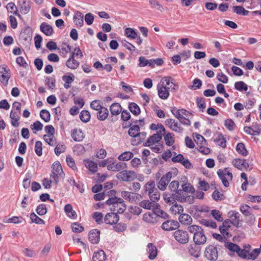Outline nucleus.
I'll use <instances>...</instances> for the list:
<instances>
[{
  "label": "nucleus",
  "instance_id": "1",
  "mask_svg": "<svg viewBox=\"0 0 261 261\" xmlns=\"http://www.w3.org/2000/svg\"><path fill=\"white\" fill-rule=\"evenodd\" d=\"M163 196V199L166 203L173 204L170 208V211L173 214H180L184 212L183 207L181 205L177 204L176 200L180 202H186V198L185 195L179 196L176 193L171 194L169 192H166L164 193Z\"/></svg>",
  "mask_w": 261,
  "mask_h": 261
},
{
  "label": "nucleus",
  "instance_id": "2",
  "mask_svg": "<svg viewBox=\"0 0 261 261\" xmlns=\"http://www.w3.org/2000/svg\"><path fill=\"white\" fill-rule=\"evenodd\" d=\"M144 193L148 192L150 200L152 202H157L160 198L161 193L155 187V182L153 180L148 181L143 187Z\"/></svg>",
  "mask_w": 261,
  "mask_h": 261
},
{
  "label": "nucleus",
  "instance_id": "3",
  "mask_svg": "<svg viewBox=\"0 0 261 261\" xmlns=\"http://www.w3.org/2000/svg\"><path fill=\"white\" fill-rule=\"evenodd\" d=\"M219 245L215 246L213 244L207 245L204 251V257L209 261H216L218 257Z\"/></svg>",
  "mask_w": 261,
  "mask_h": 261
},
{
  "label": "nucleus",
  "instance_id": "4",
  "mask_svg": "<svg viewBox=\"0 0 261 261\" xmlns=\"http://www.w3.org/2000/svg\"><path fill=\"white\" fill-rule=\"evenodd\" d=\"M105 203L108 205H120V206L117 210V213L119 214L123 213L126 208V205L125 204L124 200L118 197H110L106 201Z\"/></svg>",
  "mask_w": 261,
  "mask_h": 261
},
{
  "label": "nucleus",
  "instance_id": "5",
  "mask_svg": "<svg viewBox=\"0 0 261 261\" xmlns=\"http://www.w3.org/2000/svg\"><path fill=\"white\" fill-rule=\"evenodd\" d=\"M175 240L179 244H186L189 241V236L187 231L178 229L173 232Z\"/></svg>",
  "mask_w": 261,
  "mask_h": 261
},
{
  "label": "nucleus",
  "instance_id": "6",
  "mask_svg": "<svg viewBox=\"0 0 261 261\" xmlns=\"http://www.w3.org/2000/svg\"><path fill=\"white\" fill-rule=\"evenodd\" d=\"M116 177L123 181H130L134 180L137 177L136 172L132 170H123L116 175Z\"/></svg>",
  "mask_w": 261,
  "mask_h": 261
},
{
  "label": "nucleus",
  "instance_id": "7",
  "mask_svg": "<svg viewBox=\"0 0 261 261\" xmlns=\"http://www.w3.org/2000/svg\"><path fill=\"white\" fill-rule=\"evenodd\" d=\"M228 168H225L224 170L222 169L218 170L217 173L219 178L221 180L222 184L224 187H228L229 186V183L225 175H227L230 180H232L233 178L232 173L230 171H227Z\"/></svg>",
  "mask_w": 261,
  "mask_h": 261
},
{
  "label": "nucleus",
  "instance_id": "8",
  "mask_svg": "<svg viewBox=\"0 0 261 261\" xmlns=\"http://www.w3.org/2000/svg\"><path fill=\"white\" fill-rule=\"evenodd\" d=\"M32 29L29 26H27L21 30L19 37L24 42L29 43L32 40Z\"/></svg>",
  "mask_w": 261,
  "mask_h": 261
},
{
  "label": "nucleus",
  "instance_id": "9",
  "mask_svg": "<svg viewBox=\"0 0 261 261\" xmlns=\"http://www.w3.org/2000/svg\"><path fill=\"white\" fill-rule=\"evenodd\" d=\"M172 176L171 172H168L165 175L161 177L160 181L157 183L158 188L161 191H164L170 181Z\"/></svg>",
  "mask_w": 261,
  "mask_h": 261
},
{
  "label": "nucleus",
  "instance_id": "10",
  "mask_svg": "<svg viewBox=\"0 0 261 261\" xmlns=\"http://www.w3.org/2000/svg\"><path fill=\"white\" fill-rule=\"evenodd\" d=\"M179 223L176 220H168L163 223L161 228L166 231H171L178 228Z\"/></svg>",
  "mask_w": 261,
  "mask_h": 261
},
{
  "label": "nucleus",
  "instance_id": "11",
  "mask_svg": "<svg viewBox=\"0 0 261 261\" xmlns=\"http://www.w3.org/2000/svg\"><path fill=\"white\" fill-rule=\"evenodd\" d=\"M118 213L112 212L107 213L105 218L104 222L105 223L109 225L116 224L119 220Z\"/></svg>",
  "mask_w": 261,
  "mask_h": 261
},
{
  "label": "nucleus",
  "instance_id": "12",
  "mask_svg": "<svg viewBox=\"0 0 261 261\" xmlns=\"http://www.w3.org/2000/svg\"><path fill=\"white\" fill-rule=\"evenodd\" d=\"M100 231L97 229L91 230L88 233L89 242L93 244H97L100 241Z\"/></svg>",
  "mask_w": 261,
  "mask_h": 261
},
{
  "label": "nucleus",
  "instance_id": "13",
  "mask_svg": "<svg viewBox=\"0 0 261 261\" xmlns=\"http://www.w3.org/2000/svg\"><path fill=\"white\" fill-rule=\"evenodd\" d=\"M207 238L202 228L197 233L193 235V241L197 245H203L206 242Z\"/></svg>",
  "mask_w": 261,
  "mask_h": 261
},
{
  "label": "nucleus",
  "instance_id": "14",
  "mask_svg": "<svg viewBox=\"0 0 261 261\" xmlns=\"http://www.w3.org/2000/svg\"><path fill=\"white\" fill-rule=\"evenodd\" d=\"M158 94L159 97L163 100L167 99L170 95V88L165 85H162L160 87L159 85L157 86Z\"/></svg>",
  "mask_w": 261,
  "mask_h": 261
},
{
  "label": "nucleus",
  "instance_id": "15",
  "mask_svg": "<svg viewBox=\"0 0 261 261\" xmlns=\"http://www.w3.org/2000/svg\"><path fill=\"white\" fill-rule=\"evenodd\" d=\"M184 180H182L181 188V194L182 192H185L186 193H190L192 194H194L195 192V190L194 187L189 182L187 181V177L184 176Z\"/></svg>",
  "mask_w": 261,
  "mask_h": 261
},
{
  "label": "nucleus",
  "instance_id": "16",
  "mask_svg": "<svg viewBox=\"0 0 261 261\" xmlns=\"http://www.w3.org/2000/svg\"><path fill=\"white\" fill-rule=\"evenodd\" d=\"M121 196L125 199L128 200L130 202L135 201L137 199H139V197L141 198V195L138 196L136 195V194L129 192L126 191H121Z\"/></svg>",
  "mask_w": 261,
  "mask_h": 261
},
{
  "label": "nucleus",
  "instance_id": "17",
  "mask_svg": "<svg viewBox=\"0 0 261 261\" xmlns=\"http://www.w3.org/2000/svg\"><path fill=\"white\" fill-rule=\"evenodd\" d=\"M31 4L32 2L30 0H22L21 2H19L21 13L24 15L28 14L31 10Z\"/></svg>",
  "mask_w": 261,
  "mask_h": 261
},
{
  "label": "nucleus",
  "instance_id": "18",
  "mask_svg": "<svg viewBox=\"0 0 261 261\" xmlns=\"http://www.w3.org/2000/svg\"><path fill=\"white\" fill-rule=\"evenodd\" d=\"M9 69L7 66L3 65L0 66V81L3 84L7 85L10 76L6 75Z\"/></svg>",
  "mask_w": 261,
  "mask_h": 261
},
{
  "label": "nucleus",
  "instance_id": "19",
  "mask_svg": "<svg viewBox=\"0 0 261 261\" xmlns=\"http://www.w3.org/2000/svg\"><path fill=\"white\" fill-rule=\"evenodd\" d=\"M200 245H197L195 243L191 244L188 247L189 252L190 254L195 257L198 258L200 255L201 247Z\"/></svg>",
  "mask_w": 261,
  "mask_h": 261
},
{
  "label": "nucleus",
  "instance_id": "20",
  "mask_svg": "<svg viewBox=\"0 0 261 261\" xmlns=\"http://www.w3.org/2000/svg\"><path fill=\"white\" fill-rule=\"evenodd\" d=\"M228 215L230 218L234 217L233 219L231 220V224L237 228L241 227V225H240V214L236 211H231L228 212Z\"/></svg>",
  "mask_w": 261,
  "mask_h": 261
},
{
  "label": "nucleus",
  "instance_id": "21",
  "mask_svg": "<svg viewBox=\"0 0 261 261\" xmlns=\"http://www.w3.org/2000/svg\"><path fill=\"white\" fill-rule=\"evenodd\" d=\"M40 30L47 36H51L54 33L53 28L51 25L44 22H42L40 25Z\"/></svg>",
  "mask_w": 261,
  "mask_h": 261
},
{
  "label": "nucleus",
  "instance_id": "22",
  "mask_svg": "<svg viewBox=\"0 0 261 261\" xmlns=\"http://www.w3.org/2000/svg\"><path fill=\"white\" fill-rule=\"evenodd\" d=\"M83 14L80 11H76L73 16V19L75 24L78 27H82L84 24Z\"/></svg>",
  "mask_w": 261,
  "mask_h": 261
},
{
  "label": "nucleus",
  "instance_id": "23",
  "mask_svg": "<svg viewBox=\"0 0 261 261\" xmlns=\"http://www.w3.org/2000/svg\"><path fill=\"white\" fill-rule=\"evenodd\" d=\"M71 136L74 141L76 142L82 141L84 138V133L81 129H77L76 128L72 130Z\"/></svg>",
  "mask_w": 261,
  "mask_h": 261
},
{
  "label": "nucleus",
  "instance_id": "24",
  "mask_svg": "<svg viewBox=\"0 0 261 261\" xmlns=\"http://www.w3.org/2000/svg\"><path fill=\"white\" fill-rule=\"evenodd\" d=\"M224 246L230 251L229 255L230 256H233L235 253H237L239 247L238 244L230 242H225Z\"/></svg>",
  "mask_w": 261,
  "mask_h": 261
},
{
  "label": "nucleus",
  "instance_id": "25",
  "mask_svg": "<svg viewBox=\"0 0 261 261\" xmlns=\"http://www.w3.org/2000/svg\"><path fill=\"white\" fill-rule=\"evenodd\" d=\"M108 116L109 111L107 108L103 107L101 109L97 110L96 117L98 120L100 121H104L108 118Z\"/></svg>",
  "mask_w": 261,
  "mask_h": 261
},
{
  "label": "nucleus",
  "instance_id": "26",
  "mask_svg": "<svg viewBox=\"0 0 261 261\" xmlns=\"http://www.w3.org/2000/svg\"><path fill=\"white\" fill-rule=\"evenodd\" d=\"M147 252L149 254V259L150 260H153L157 255V249L156 246L152 243H149L147 245Z\"/></svg>",
  "mask_w": 261,
  "mask_h": 261
},
{
  "label": "nucleus",
  "instance_id": "27",
  "mask_svg": "<svg viewBox=\"0 0 261 261\" xmlns=\"http://www.w3.org/2000/svg\"><path fill=\"white\" fill-rule=\"evenodd\" d=\"M93 261H105L106 259V254L102 250H99L95 251L92 257Z\"/></svg>",
  "mask_w": 261,
  "mask_h": 261
},
{
  "label": "nucleus",
  "instance_id": "28",
  "mask_svg": "<svg viewBox=\"0 0 261 261\" xmlns=\"http://www.w3.org/2000/svg\"><path fill=\"white\" fill-rule=\"evenodd\" d=\"M179 216L178 220L179 222L183 225H189L192 222V217L187 214H181Z\"/></svg>",
  "mask_w": 261,
  "mask_h": 261
},
{
  "label": "nucleus",
  "instance_id": "29",
  "mask_svg": "<svg viewBox=\"0 0 261 261\" xmlns=\"http://www.w3.org/2000/svg\"><path fill=\"white\" fill-rule=\"evenodd\" d=\"M74 75L73 73H70L68 75H64L62 76V80L65 82L64 87L65 89H68L71 87V84L74 80Z\"/></svg>",
  "mask_w": 261,
  "mask_h": 261
},
{
  "label": "nucleus",
  "instance_id": "30",
  "mask_svg": "<svg viewBox=\"0 0 261 261\" xmlns=\"http://www.w3.org/2000/svg\"><path fill=\"white\" fill-rule=\"evenodd\" d=\"M64 211L70 218L75 219L77 218L76 213L73 210L72 206L70 204H67L65 205Z\"/></svg>",
  "mask_w": 261,
  "mask_h": 261
},
{
  "label": "nucleus",
  "instance_id": "31",
  "mask_svg": "<svg viewBox=\"0 0 261 261\" xmlns=\"http://www.w3.org/2000/svg\"><path fill=\"white\" fill-rule=\"evenodd\" d=\"M110 111L112 115H118L122 112V107L120 103L114 102L110 106Z\"/></svg>",
  "mask_w": 261,
  "mask_h": 261
},
{
  "label": "nucleus",
  "instance_id": "32",
  "mask_svg": "<svg viewBox=\"0 0 261 261\" xmlns=\"http://www.w3.org/2000/svg\"><path fill=\"white\" fill-rule=\"evenodd\" d=\"M179 182L177 180H173L170 182L168 187L169 189L173 193H176L179 196H181V190L180 189H178Z\"/></svg>",
  "mask_w": 261,
  "mask_h": 261
},
{
  "label": "nucleus",
  "instance_id": "33",
  "mask_svg": "<svg viewBox=\"0 0 261 261\" xmlns=\"http://www.w3.org/2000/svg\"><path fill=\"white\" fill-rule=\"evenodd\" d=\"M154 215L153 213L151 214L149 212L146 213L143 216V220L148 223H156L158 220L156 219V217H153Z\"/></svg>",
  "mask_w": 261,
  "mask_h": 261
},
{
  "label": "nucleus",
  "instance_id": "34",
  "mask_svg": "<svg viewBox=\"0 0 261 261\" xmlns=\"http://www.w3.org/2000/svg\"><path fill=\"white\" fill-rule=\"evenodd\" d=\"M140 130V125L137 124L132 125L128 130V134L130 137L133 138L138 137V134Z\"/></svg>",
  "mask_w": 261,
  "mask_h": 261
},
{
  "label": "nucleus",
  "instance_id": "35",
  "mask_svg": "<svg viewBox=\"0 0 261 261\" xmlns=\"http://www.w3.org/2000/svg\"><path fill=\"white\" fill-rule=\"evenodd\" d=\"M160 141L159 136L155 134L150 136L146 141L143 143L144 146H150L153 144L155 142L159 143Z\"/></svg>",
  "mask_w": 261,
  "mask_h": 261
},
{
  "label": "nucleus",
  "instance_id": "36",
  "mask_svg": "<svg viewBox=\"0 0 261 261\" xmlns=\"http://www.w3.org/2000/svg\"><path fill=\"white\" fill-rule=\"evenodd\" d=\"M128 108L131 113L135 116H138L141 113V109L140 107L135 102H130Z\"/></svg>",
  "mask_w": 261,
  "mask_h": 261
},
{
  "label": "nucleus",
  "instance_id": "37",
  "mask_svg": "<svg viewBox=\"0 0 261 261\" xmlns=\"http://www.w3.org/2000/svg\"><path fill=\"white\" fill-rule=\"evenodd\" d=\"M236 151L242 155L246 156L248 154V151L246 148L244 143H238L236 146Z\"/></svg>",
  "mask_w": 261,
  "mask_h": 261
},
{
  "label": "nucleus",
  "instance_id": "38",
  "mask_svg": "<svg viewBox=\"0 0 261 261\" xmlns=\"http://www.w3.org/2000/svg\"><path fill=\"white\" fill-rule=\"evenodd\" d=\"M240 210L245 217L254 215L251 206L246 204H242L240 207Z\"/></svg>",
  "mask_w": 261,
  "mask_h": 261
},
{
  "label": "nucleus",
  "instance_id": "39",
  "mask_svg": "<svg viewBox=\"0 0 261 261\" xmlns=\"http://www.w3.org/2000/svg\"><path fill=\"white\" fill-rule=\"evenodd\" d=\"M214 142L219 146L223 148L226 147V141L223 135L221 133H219L216 139L214 140Z\"/></svg>",
  "mask_w": 261,
  "mask_h": 261
},
{
  "label": "nucleus",
  "instance_id": "40",
  "mask_svg": "<svg viewBox=\"0 0 261 261\" xmlns=\"http://www.w3.org/2000/svg\"><path fill=\"white\" fill-rule=\"evenodd\" d=\"M173 123H174V119L172 118H169L165 120V123L166 126L177 133H181L183 131V128L182 127H178V128H175L173 127Z\"/></svg>",
  "mask_w": 261,
  "mask_h": 261
},
{
  "label": "nucleus",
  "instance_id": "41",
  "mask_svg": "<svg viewBox=\"0 0 261 261\" xmlns=\"http://www.w3.org/2000/svg\"><path fill=\"white\" fill-rule=\"evenodd\" d=\"M56 79L55 76L52 77L46 76L45 79V84L47 86L48 89H53L56 87Z\"/></svg>",
  "mask_w": 261,
  "mask_h": 261
},
{
  "label": "nucleus",
  "instance_id": "42",
  "mask_svg": "<svg viewBox=\"0 0 261 261\" xmlns=\"http://www.w3.org/2000/svg\"><path fill=\"white\" fill-rule=\"evenodd\" d=\"M174 135L170 132L167 133L164 135V140L167 146H172L174 143L175 140L174 139Z\"/></svg>",
  "mask_w": 261,
  "mask_h": 261
},
{
  "label": "nucleus",
  "instance_id": "43",
  "mask_svg": "<svg viewBox=\"0 0 261 261\" xmlns=\"http://www.w3.org/2000/svg\"><path fill=\"white\" fill-rule=\"evenodd\" d=\"M124 32L127 38L134 39L137 37V32L134 29L127 28L125 29Z\"/></svg>",
  "mask_w": 261,
  "mask_h": 261
},
{
  "label": "nucleus",
  "instance_id": "44",
  "mask_svg": "<svg viewBox=\"0 0 261 261\" xmlns=\"http://www.w3.org/2000/svg\"><path fill=\"white\" fill-rule=\"evenodd\" d=\"M90 118L91 115L88 110H83L81 112L80 118L82 122L87 123L90 121Z\"/></svg>",
  "mask_w": 261,
  "mask_h": 261
},
{
  "label": "nucleus",
  "instance_id": "45",
  "mask_svg": "<svg viewBox=\"0 0 261 261\" xmlns=\"http://www.w3.org/2000/svg\"><path fill=\"white\" fill-rule=\"evenodd\" d=\"M134 154L130 151H125L119 155L118 159L120 161H127L133 158Z\"/></svg>",
  "mask_w": 261,
  "mask_h": 261
},
{
  "label": "nucleus",
  "instance_id": "46",
  "mask_svg": "<svg viewBox=\"0 0 261 261\" xmlns=\"http://www.w3.org/2000/svg\"><path fill=\"white\" fill-rule=\"evenodd\" d=\"M43 127V124L39 121L37 120L31 124L30 127L33 130L34 134H36L37 132L42 129Z\"/></svg>",
  "mask_w": 261,
  "mask_h": 261
},
{
  "label": "nucleus",
  "instance_id": "47",
  "mask_svg": "<svg viewBox=\"0 0 261 261\" xmlns=\"http://www.w3.org/2000/svg\"><path fill=\"white\" fill-rule=\"evenodd\" d=\"M85 165L91 172L94 173L97 171V165L95 162L87 160Z\"/></svg>",
  "mask_w": 261,
  "mask_h": 261
},
{
  "label": "nucleus",
  "instance_id": "48",
  "mask_svg": "<svg viewBox=\"0 0 261 261\" xmlns=\"http://www.w3.org/2000/svg\"><path fill=\"white\" fill-rule=\"evenodd\" d=\"M36 212L38 215L41 216L45 215L47 212L46 204L44 203L39 204L36 207Z\"/></svg>",
  "mask_w": 261,
  "mask_h": 261
},
{
  "label": "nucleus",
  "instance_id": "49",
  "mask_svg": "<svg viewBox=\"0 0 261 261\" xmlns=\"http://www.w3.org/2000/svg\"><path fill=\"white\" fill-rule=\"evenodd\" d=\"M41 118L45 122H48L50 120V114L49 112L46 109H42L40 112Z\"/></svg>",
  "mask_w": 261,
  "mask_h": 261
},
{
  "label": "nucleus",
  "instance_id": "50",
  "mask_svg": "<svg viewBox=\"0 0 261 261\" xmlns=\"http://www.w3.org/2000/svg\"><path fill=\"white\" fill-rule=\"evenodd\" d=\"M234 88L239 91H246L248 86L243 81L237 82L234 83Z\"/></svg>",
  "mask_w": 261,
  "mask_h": 261
},
{
  "label": "nucleus",
  "instance_id": "51",
  "mask_svg": "<svg viewBox=\"0 0 261 261\" xmlns=\"http://www.w3.org/2000/svg\"><path fill=\"white\" fill-rule=\"evenodd\" d=\"M30 219L32 223L37 224H44L45 221L40 217H39L35 213L32 212L30 214Z\"/></svg>",
  "mask_w": 261,
  "mask_h": 261
},
{
  "label": "nucleus",
  "instance_id": "52",
  "mask_svg": "<svg viewBox=\"0 0 261 261\" xmlns=\"http://www.w3.org/2000/svg\"><path fill=\"white\" fill-rule=\"evenodd\" d=\"M51 167L53 168L51 171L56 172V173H57V174H63L64 175H65L63 172L62 166L59 161H56L53 164V166Z\"/></svg>",
  "mask_w": 261,
  "mask_h": 261
},
{
  "label": "nucleus",
  "instance_id": "53",
  "mask_svg": "<svg viewBox=\"0 0 261 261\" xmlns=\"http://www.w3.org/2000/svg\"><path fill=\"white\" fill-rule=\"evenodd\" d=\"M73 232L75 233L82 232L84 230V227L79 222H73L71 225Z\"/></svg>",
  "mask_w": 261,
  "mask_h": 261
},
{
  "label": "nucleus",
  "instance_id": "54",
  "mask_svg": "<svg viewBox=\"0 0 261 261\" xmlns=\"http://www.w3.org/2000/svg\"><path fill=\"white\" fill-rule=\"evenodd\" d=\"M43 138L45 142L47 143L49 146H54L57 143L56 139L54 136H53V137H49L47 135H44L43 136Z\"/></svg>",
  "mask_w": 261,
  "mask_h": 261
},
{
  "label": "nucleus",
  "instance_id": "55",
  "mask_svg": "<svg viewBox=\"0 0 261 261\" xmlns=\"http://www.w3.org/2000/svg\"><path fill=\"white\" fill-rule=\"evenodd\" d=\"M152 202L151 200H144L140 202L139 206L146 210H151L152 206Z\"/></svg>",
  "mask_w": 261,
  "mask_h": 261
},
{
  "label": "nucleus",
  "instance_id": "56",
  "mask_svg": "<svg viewBox=\"0 0 261 261\" xmlns=\"http://www.w3.org/2000/svg\"><path fill=\"white\" fill-rule=\"evenodd\" d=\"M196 102L197 107H198L199 109H201V111L203 112V110L205 109L206 107V103L204 98L201 97H198L196 99Z\"/></svg>",
  "mask_w": 261,
  "mask_h": 261
},
{
  "label": "nucleus",
  "instance_id": "57",
  "mask_svg": "<svg viewBox=\"0 0 261 261\" xmlns=\"http://www.w3.org/2000/svg\"><path fill=\"white\" fill-rule=\"evenodd\" d=\"M193 85L189 87L191 89L197 90L201 88L202 82L201 80L198 78L195 79L192 82Z\"/></svg>",
  "mask_w": 261,
  "mask_h": 261
},
{
  "label": "nucleus",
  "instance_id": "58",
  "mask_svg": "<svg viewBox=\"0 0 261 261\" xmlns=\"http://www.w3.org/2000/svg\"><path fill=\"white\" fill-rule=\"evenodd\" d=\"M237 254L243 259H246L248 260L249 253L247 252L245 249H242L240 246L237 251Z\"/></svg>",
  "mask_w": 261,
  "mask_h": 261
},
{
  "label": "nucleus",
  "instance_id": "59",
  "mask_svg": "<svg viewBox=\"0 0 261 261\" xmlns=\"http://www.w3.org/2000/svg\"><path fill=\"white\" fill-rule=\"evenodd\" d=\"M42 143L40 141H37L35 143V152L36 154L40 156L42 154Z\"/></svg>",
  "mask_w": 261,
  "mask_h": 261
},
{
  "label": "nucleus",
  "instance_id": "60",
  "mask_svg": "<svg viewBox=\"0 0 261 261\" xmlns=\"http://www.w3.org/2000/svg\"><path fill=\"white\" fill-rule=\"evenodd\" d=\"M202 229V227L197 225H189L187 228L188 231L191 233H193V235L197 233L200 230Z\"/></svg>",
  "mask_w": 261,
  "mask_h": 261
},
{
  "label": "nucleus",
  "instance_id": "61",
  "mask_svg": "<svg viewBox=\"0 0 261 261\" xmlns=\"http://www.w3.org/2000/svg\"><path fill=\"white\" fill-rule=\"evenodd\" d=\"M66 162L68 166L72 168L73 170H77V167L75 166L74 160L70 155L66 156Z\"/></svg>",
  "mask_w": 261,
  "mask_h": 261
},
{
  "label": "nucleus",
  "instance_id": "62",
  "mask_svg": "<svg viewBox=\"0 0 261 261\" xmlns=\"http://www.w3.org/2000/svg\"><path fill=\"white\" fill-rule=\"evenodd\" d=\"M128 210L129 213L135 215H139L142 212V209L137 206L130 205L128 207Z\"/></svg>",
  "mask_w": 261,
  "mask_h": 261
},
{
  "label": "nucleus",
  "instance_id": "63",
  "mask_svg": "<svg viewBox=\"0 0 261 261\" xmlns=\"http://www.w3.org/2000/svg\"><path fill=\"white\" fill-rule=\"evenodd\" d=\"M225 126L229 130H233L234 129L236 124L231 119H227L224 122Z\"/></svg>",
  "mask_w": 261,
  "mask_h": 261
},
{
  "label": "nucleus",
  "instance_id": "64",
  "mask_svg": "<svg viewBox=\"0 0 261 261\" xmlns=\"http://www.w3.org/2000/svg\"><path fill=\"white\" fill-rule=\"evenodd\" d=\"M211 215L213 217L218 221L222 222L223 219L220 212L217 210H213L211 211Z\"/></svg>",
  "mask_w": 261,
  "mask_h": 261
}]
</instances>
